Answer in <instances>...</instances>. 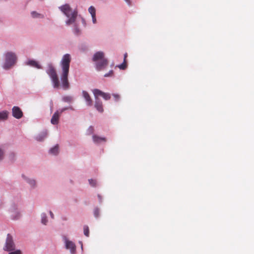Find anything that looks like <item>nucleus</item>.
Listing matches in <instances>:
<instances>
[{"instance_id":"obj_1","label":"nucleus","mask_w":254,"mask_h":254,"mask_svg":"<svg viewBox=\"0 0 254 254\" xmlns=\"http://www.w3.org/2000/svg\"><path fill=\"white\" fill-rule=\"evenodd\" d=\"M71 62V57L69 54H66L64 55L61 62L62 73L61 76L62 86L64 90H67L69 87V83L68 80V75L69 70V65Z\"/></svg>"},{"instance_id":"obj_2","label":"nucleus","mask_w":254,"mask_h":254,"mask_svg":"<svg viewBox=\"0 0 254 254\" xmlns=\"http://www.w3.org/2000/svg\"><path fill=\"white\" fill-rule=\"evenodd\" d=\"M59 9L68 18H69V19L66 21V23L67 25H69L74 22L77 15V11H72L71 7L67 4H65L59 7Z\"/></svg>"},{"instance_id":"obj_3","label":"nucleus","mask_w":254,"mask_h":254,"mask_svg":"<svg viewBox=\"0 0 254 254\" xmlns=\"http://www.w3.org/2000/svg\"><path fill=\"white\" fill-rule=\"evenodd\" d=\"M104 54L102 52L95 53L93 58V61L96 62V68L101 70L104 68L108 64V61L104 58Z\"/></svg>"},{"instance_id":"obj_4","label":"nucleus","mask_w":254,"mask_h":254,"mask_svg":"<svg viewBox=\"0 0 254 254\" xmlns=\"http://www.w3.org/2000/svg\"><path fill=\"white\" fill-rule=\"evenodd\" d=\"M47 74L50 76L54 88H59L60 87V80L56 70L52 64H49L47 70Z\"/></svg>"},{"instance_id":"obj_5","label":"nucleus","mask_w":254,"mask_h":254,"mask_svg":"<svg viewBox=\"0 0 254 254\" xmlns=\"http://www.w3.org/2000/svg\"><path fill=\"white\" fill-rule=\"evenodd\" d=\"M16 57L12 52H8L5 54V61L3 64V67L5 69H8L15 64Z\"/></svg>"},{"instance_id":"obj_6","label":"nucleus","mask_w":254,"mask_h":254,"mask_svg":"<svg viewBox=\"0 0 254 254\" xmlns=\"http://www.w3.org/2000/svg\"><path fill=\"white\" fill-rule=\"evenodd\" d=\"M4 250L7 251H12L15 250V245L11 236L9 234H8L7 236L5 246Z\"/></svg>"},{"instance_id":"obj_7","label":"nucleus","mask_w":254,"mask_h":254,"mask_svg":"<svg viewBox=\"0 0 254 254\" xmlns=\"http://www.w3.org/2000/svg\"><path fill=\"white\" fill-rule=\"evenodd\" d=\"M64 241L65 243V248L67 250H69L72 254H75L76 252V246L75 244L67 239L66 237H64Z\"/></svg>"},{"instance_id":"obj_8","label":"nucleus","mask_w":254,"mask_h":254,"mask_svg":"<svg viewBox=\"0 0 254 254\" xmlns=\"http://www.w3.org/2000/svg\"><path fill=\"white\" fill-rule=\"evenodd\" d=\"M12 116L16 119H19L23 116V112L17 106H14L12 109Z\"/></svg>"},{"instance_id":"obj_9","label":"nucleus","mask_w":254,"mask_h":254,"mask_svg":"<svg viewBox=\"0 0 254 254\" xmlns=\"http://www.w3.org/2000/svg\"><path fill=\"white\" fill-rule=\"evenodd\" d=\"M66 109V108L63 109L60 112L57 111L54 114L51 120V122L53 125H57L58 124L61 114Z\"/></svg>"},{"instance_id":"obj_10","label":"nucleus","mask_w":254,"mask_h":254,"mask_svg":"<svg viewBox=\"0 0 254 254\" xmlns=\"http://www.w3.org/2000/svg\"><path fill=\"white\" fill-rule=\"evenodd\" d=\"M82 95L86 102L87 105L91 106L92 105V100L89 93L86 91H83Z\"/></svg>"},{"instance_id":"obj_11","label":"nucleus","mask_w":254,"mask_h":254,"mask_svg":"<svg viewBox=\"0 0 254 254\" xmlns=\"http://www.w3.org/2000/svg\"><path fill=\"white\" fill-rule=\"evenodd\" d=\"M95 107L100 113L104 111L102 102L100 99L95 100Z\"/></svg>"},{"instance_id":"obj_12","label":"nucleus","mask_w":254,"mask_h":254,"mask_svg":"<svg viewBox=\"0 0 254 254\" xmlns=\"http://www.w3.org/2000/svg\"><path fill=\"white\" fill-rule=\"evenodd\" d=\"M27 64L36 67L37 68H41V66H40V65L38 63V62L34 60H30L28 61L27 63Z\"/></svg>"},{"instance_id":"obj_13","label":"nucleus","mask_w":254,"mask_h":254,"mask_svg":"<svg viewBox=\"0 0 254 254\" xmlns=\"http://www.w3.org/2000/svg\"><path fill=\"white\" fill-rule=\"evenodd\" d=\"M93 93L94 95L95 100L99 99L98 97L99 96H102L103 94L104 93L103 92H102V91H101L98 89H95L93 90Z\"/></svg>"},{"instance_id":"obj_14","label":"nucleus","mask_w":254,"mask_h":254,"mask_svg":"<svg viewBox=\"0 0 254 254\" xmlns=\"http://www.w3.org/2000/svg\"><path fill=\"white\" fill-rule=\"evenodd\" d=\"M93 140L94 142L97 143H99L101 141L105 142L106 141V138L100 137L95 135H93Z\"/></svg>"},{"instance_id":"obj_15","label":"nucleus","mask_w":254,"mask_h":254,"mask_svg":"<svg viewBox=\"0 0 254 254\" xmlns=\"http://www.w3.org/2000/svg\"><path fill=\"white\" fill-rule=\"evenodd\" d=\"M8 112L7 111H3L0 112V121L6 120L8 118Z\"/></svg>"},{"instance_id":"obj_16","label":"nucleus","mask_w":254,"mask_h":254,"mask_svg":"<svg viewBox=\"0 0 254 254\" xmlns=\"http://www.w3.org/2000/svg\"><path fill=\"white\" fill-rule=\"evenodd\" d=\"M59 152V146L56 145L50 150V153L53 155H57Z\"/></svg>"},{"instance_id":"obj_17","label":"nucleus","mask_w":254,"mask_h":254,"mask_svg":"<svg viewBox=\"0 0 254 254\" xmlns=\"http://www.w3.org/2000/svg\"><path fill=\"white\" fill-rule=\"evenodd\" d=\"M47 132H43L37 136V139L39 141H42L47 136Z\"/></svg>"},{"instance_id":"obj_18","label":"nucleus","mask_w":254,"mask_h":254,"mask_svg":"<svg viewBox=\"0 0 254 254\" xmlns=\"http://www.w3.org/2000/svg\"><path fill=\"white\" fill-rule=\"evenodd\" d=\"M88 11L91 14V16L96 15V10L94 6H90L88 8Z\"/></svg>"},{"instance_id":"obj_19","label":"nucleus","mask_w":254,"mask_h":254,"mask_svg":"<svg viewBox=\"0 0 254 254\" xmlns=\"http://www.w3.org/2000/svg\"><path fill=\"white\" fill-rule=\"evenodd\" d=\"M32 16L34 18L39 17V18H43L44 16L41 14H39L36 11H33L31 12Z\"/></svg>"},{"instance_id":"obj_20","label":"nucleus","mask_w":254,"mask_h":254,"mask_svg":"<svg viewBox=\"0 0 254 254\" xmlns=\"http://www.w3.org/2000/svg\"><path fill=\"white\" fill-rule=\"evenodd\" d=\"M84 234L86 237H88L89 235V227L85 225L83 227Z\"/></svg>"},{"instance_id":"obj_21","label":"nucleus","mask_w":254,"mask_h":254,"mask_svg":"<svg viewBox=\"0 0 254 254\" xmlns=\"http://www.w3.org/2000/svg\"><path fill=\"white\" fill-rule=\"evenodd\" d=\"M41 222L44 225L47 224L48 220H47V216L45 214H43L42 215Z\"/></svg>"},{"instance_id":"obj_22","label":"nucleus","mask_w":254,"mask_h":254,"mask_svg":"<svg viewBox=\"0 0 254 254\" xmlns=\"http://www.w3.org/2000/svg\"><path fill=\"white\" fill-rule=\"evenodd\" d=\"M118 67L121 69H125L127 67V62L124 61L123 63L118 65Z\"/></svg>"},{"instance_id":"obj_23","label":"nucleus","mask_w":254,"mask_h":254,"mask_svg":"<svg viewBox=\"0 0 254 254\" xmlns=\"http://www.w3.org/2000/svg\"><path fill=\"white\" fill-rule=\"evenodd\" d=\"M102 97L106 100H109L111 98V96L109 93L104 92Z\"/></svg>"},{"instance_id":"obj_24","label":"nucleus","mask_w":254,"mask_h":254,"mask_svg":"<svg viewBox=\"0 0 254 254\" xmlns=\"http://www.w3.org/2000/svg\"><path fill=\"white\" fill-rule=\"evenodd\" d=\"M94 216L96 218L98 217L99 216V215H100V211H99V208H96L94 209Z\"/></svg>"},{"instance_id":"obj_25","label":"nucleus","mask_w":254,"mask_h":254,"mask_svg":"<svg viewBox=\"0 0 254 254\" xmlns=\"http://www.w3.org/2000/svg\"><path fill=\"white\" fill-rule=\"evenodd\" d=\"M72 100V97L70 96H65L63 98V100L67 102H71Z\"/></svg>"},{"instance_id":"obj_26","label":"nucleus","mask_w":254,"mask_h":254,"mask_svg":"<svg viewBox=\"0 0 254 254\" xmlns=\"http://www.w3.org/2000/svg\"><path fill=\"white\" fill-rule=\"evenodd\" d=\"M27 182L32 186L34 187L36 185V182L34 180H27Z\"/></svg>"},{"instance_id":"obj_27","label":"nucleus","mask_w":254,"mask_h":254,"mask_svg":"<svg viewBox=\"0 0 254 254\" xmlns=\"http://www.w3.org/2000/svg\"><path fill=\"white\" fill-rule=\"evenodd\" d=\"M89 184L92 187H95L96 185V181L95 180L90 179L89 180Z\"/></svg>"},{"instance_id":"obj_28","label":"nucleus","mask_w":254,"mask_h":254,"mask_svg":"<svg viewBox=\"0 0 254 254\" xmlns=\"http://www.w3.org/2000/svg\"><path fill=\"white\" fill-rule=\"evenodd\" d=\"M74 33L76 34V35H78L80 34V30L79 29V28L77 27H75L74 28Z\"/></svg>"},{"instance_id":"obj_29","label":"nucleus","mask_w":254,"mask_h":254,"mask_svg":"<svg viewBox=\"0 0 254 254\" xmlns=\"http://www.w3.org/2000/svg\"><path fill=\"white\" fill-rule=\"evenodd\" d=\"M113 75V70H110L109 73H106L104 75V76L105 77H109V76H111Z\"/></svg>"},{"instance_id":"obj_30","label":"nucleus","mask_w":254,"mask_h":254,"mask_svg":"<svg viewBox=\"0 0 254 254\" xmlns=\"http://www.w3.org/2000/svg\"><path fill=\"white\" fill-rule=\"evenodd\" d=\"M88 131L89 132V134H92L93 133L94 131V128L92 127H90L88 129Z\"/></svg>"},{"instance_id":"obj_31","label":"nucleus","mask_w":254,"mask_h":254,"mask_svg":"<svg viewBox=\"0 0 254 254\" xmlns=\"http://www.w3.org/2000/svg\"><path fill=\"white\" fill-rule=\"evenodd\" d=\"M9 254H21L20 251L17 250L14 252H11L9 253Z\"/></svg>"},{"instance_id":"obj_32","label":"nucleus","mask_w":254,"mask_h":254,"mask_svg":"<svg viewBox=\"0 0 254 254\" xmlns=\"http://www.w3.org/2000/svg\"><path fill=\"white\" fill-rule=\"evenodd\" d=\"M113 96L115 98L116 101H118L120 99V96L118 94H114Z\"/></svg>"},{"instance_id":"obj_33","label":"nucleus","mask_w":254,"mask_h":254,"mask_svg":"<svg viewBox=\"0 0 254 254\" xmlns=\"http://www.w3.org/2000/svg\"><path fill=\"white\" fill-rule=\"evenodd\" d=\"M3 156V151L0 148V161L1 160Z\"/></svg>"},{"instance_id":"obj_34","label":"nucleus","mask_w":254,"mask_h":254,"mask_svg":"<svg viewBox=\"0 0 254 254\" xmlns=\"http://www.w3.org/2000/svg\"><path fill=\"white\" fill-rule=\"evenodd\" d=\"M92 21L94 23H95L96 22V15L94 16H92Z\"/></svg>"},{"instance_id":"obj_35","label":"nucleus","mask_w":254,"mask_h":254,"mask_svg":"<svg viewBox=\"0 0 254 254\" xmlns=\"http://www.w3.org/2000/svg\"><path fill=\"white\" fill-rule=\"evenodd\" d=\"M127 53H125V54H124V61H126V59H127Z\"/></svg>"},{"instance_id":"obj_36","label":"nucleus","mask_w":254,"mask_h":254,"mask_svg":"<svg viewBox=\"0 0 254 254\" xmlns=\"http://www.w3.org/2000/svg\"><path fill=\"white\" fill-rule=\"evenodd\" d=\"M50 214L51 215V218L53 219L54 218V215L53 213L50 211Z\"/></svg>"},{"instance_id":"obj_37","label":"nucleus","mask_w":254,"mask_h":254,"mask_svg":"<svg viewBox=\"0 0 254 254\" xmlns=\"http://www.w3.org/2000/svg\"><path fill=\"white\" fill-rule=\"evenodd\" d=\"M98 197L100 200V201H101V200H102V197L100 195V194H98Z\"/></svg>"},{"instance_id":"obj_38","label":"nucleus","mask_w":254,"mask_h":254,"mask_svg":"<svg viewBox=\"0 0 254 254\" xmlns=\"http://www.w3.org/2000/svg\"><path fill=\"white\" fill-rule=\"evenodd\" d=\"M125 1L128 4H130V0H125Z\"/></svg>"},{"instance_id":"obj_39","label":"nucleus","mask_w":254,"mask_h":254,"mask_svg":"<svg viewBox=\"0 0 254 254\" xmlns=\"http://www.w3.org/2000/svg\"><path fill=\"white\" fill-rule=\"evenodd\" d=\"M10 156H11V157H14V154L12 153L11 154H10Z\"/></svg>"}]
</instances>
